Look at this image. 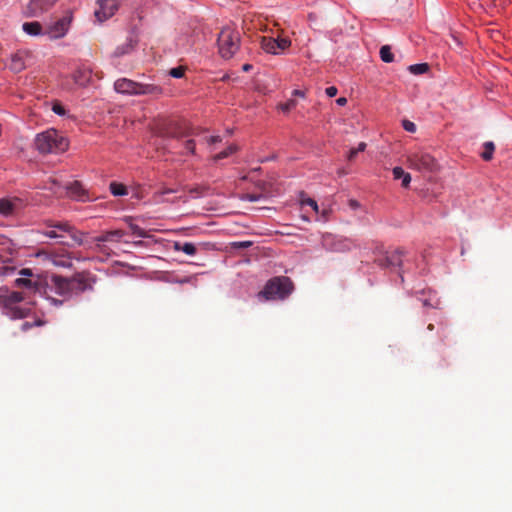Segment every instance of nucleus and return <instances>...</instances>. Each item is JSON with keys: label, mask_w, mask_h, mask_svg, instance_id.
Returning <instances> with one entry per match:
<instances>
[{"label": "nucleus", "mask_w": 512, "mask_h": 512, "mask_svg": "<svg viewBox=\"0 0 512 512\" xmlns=\"http://www.w3.org/2000/svg\"><path fill=\"white\" fill-rule=\"evenodd\" d=\"M328 97H334L337 95L338 89L335 86H329L325 90Z\"/></svg>", "instance_id": "37998d69"}, {"label": "nucleus", "mask_w": 512, "mask_h": 512, "mask_svg": "<svg viewBox=\"0 0 512 512\" xmlns=\"http://www.w3.org/2000/svg\"><path fill=\"white\" fill-rule=\"evenodd\" d=\"M66 190L72 197H75L78 199H82V196L84 194V190H83L81 184L77 181H75L69 187H67Z\"/></svg>", "instance_id": "b1692460"}, {"label": "nucleus", "mask_w": 512, "mask_h": 512, "mask_svg": "<svg viewBox=\"0 0 512 512\" xmlns=\"http://www.w3.org/2000/svg\"><path fill=\"white\" fill-rule=\"evenodd\" d=\"M366 143L365 142H360L358 144V147L357 148H353L349 151L348 155H347V159L349 161H352L354 160V158L356 157V155L359 153V152H362L366 149Z\"/></svg>", "instance_id": "2f4dec72"}, {"label": "nucleus", "mask_w": 512, "mask_h": 512, "mask_svg": "<svg viewBox=\"0 0 512 512\" xmlns=\"http://www.w3.org/2000/svg\"><path fill=\"white\" fill-rule=\"evenodd\" d=\"M217 43L221 57L230 59L240 47V34L231 27H225L219 33Z\"/></svg>", "instance_id": "39448f33"}, {"label": "nucleus", "mask_w": 512, "mask_h": 512, "mask_svg": "<svg viewBox=\"0 0 512 512\" xmlns=\"http://www.w3.org/2000/svg\"><path fill=\"white\" fill-rule=\"evenodd\" d=\"M260 45L265 52L277 55L290 47L291 40L283 37L274 38L269 36H263L260 39Z\"/></svg>", "instance_id": "9b49d317"}, {"label": "nucleus", "mask_w": 512, "mask_h": 512, "mask_svg": "<svg viewBox=\"0 0 512 512\" xmlns=\"http://www.w3.org/2000/svg\"><path fill=\"white\" fill-rule=\"evenodd\" d=\"M44 188L48 189L49 191H51V193L53 195L57 196V197H61L63 195V193H64V187L55 178H50L45 183V187Z\"/></svg>", "instance_id": "6ab92c4d"}, {"label": "nucleus", "mask_w": 512, "mask_h": 512, "mask_svg": "<svg viewBox=\"0 0 512 512\" xmlns=\"http://www.w3.org/2000/svg\"><path fill=\"white\" fill-rule=\"evenodd\" d=\"M47 226L50 229L43 231V235L49 238L63 239L64 234H67L74 243L78 245L83 244V234L68 222L49 221L47 222Z\"/></svg>", "instance_id": "0eeeda50"}, {"label": "nucleus", "mask_w": 512, "mask_h": 512, "mask_svg": "<svg viewBox=\"0 0 512 512\" xmlns=\"http://www.w3.org/2000/svg\"><path fill=\"white\" fill-rule=\"evenodd\" d=\"M94 282L95 278L93 275L86 271L78 272L70 278L53 275L51 276L48 288L51 292L63 297V300L50 297L48 299L56 306L61 305L64 300L78 296L87 290H92Z\"/></svg>", "instance_id": "f257e3e1"}, {"label": "nucleus", "mask_w": 512, "mask_h": 512, "mask_svg": "<svg viewBox=\"0 0 512 512\" xmlns=\"http://www.w3.org/2000/svg\"><path fill=\"white\" fill-rule=\"evenodd\" d=\"M407 161L411 169L420 172H433L437 167L435 158L422 150L410 152Z\"/></svg>", "instance_id": "6e6552de"}, {"label": "nucleus", "mask_w": 512, "mask_h": 512, "mask_svg": "<svg viewBox=\"0 0 512 512\" xmlns=\"http://www.w3.org/2000/svg\"><path fill=\"white\" fill-rule=\"evenodd\" d=\"M23 300V295L20 292H11L6 297V314L12 319L25 318L28 315L29 309L18 306Z\"/></svg>", "instance_id": "9d476101"}, {"label": "nucleus", "mask_w": 512, "mask_h": 512, "mask_svg": "<svg viewBox=\"0 0 512 512\" xmlns=\"http://www.w3.org/2000/svg\"><path fill=\"white\" fill-rule=\"evenodd\" d=\"M174 192L172 189H167L163 191V194L172 193Z\"/></svg>", "instance_id": "6e6d98bb"}, {"label": "nucleus", "mask_w": 512, "mask_h": 512, "mask_svg": "<svg viewBox=\"0 0 512 512\" xmlns=\"http://www.w3.org/2000/svg\"><path fill=\"white\" fill-rule=\"evenodd\" d=\"M293 95L303 98L305 96V93L303 91H301V90H294L293 91Z\"/></svg>", "instance_id": "09e8293b"}, {"label": "nucleus", "mask_w": 512, "mask_h": 512, "mask_svg": "<svg viewBox=\"0 0 512 512\" xmlns=\"http://www.w3.org/2000/svg\"><path fill=\"white\" fill-rule=\"evenodd\" d=\"M126 222L128 223L129 228L133 235H136V236L142 237V238L148 237V234L146 233V231L144 229H142L141 227H139L138 225L132 223L130 221V219H126Z\"/></svg>", "instance_id": "7c9ffc66"}, {"label": "nucleus", "mask_w": 512, "mask_h": 512, "mask_svg": "<svg viewBox=\"0 0 512 512\" xmlns=\"http://www.w3.org/2000/svg\"><path fill=\"white\" fill-rule=\"evenodd\" d=\"M41 1L42 0H30L26 8V15L29 17L40 16L43 9L47 7Z\"/></svg>", "instance_id": "f3484780"}, {"label": "nucleus", "mask_w": 512, "mask_h": 512, "mask_svg": "<svg viewBox=\"0 0 512 512\" xmlns=\"http://www.w3.org/2000/svg\"><path fill=\"white\" fill-rule=\"evenodd\" d=\"M251 69H252V65H251V64L246 63V64H244V65L242 66V70H243V71H245V72H248V71H250Z\"/></svg>", "instance_id": "3c124183"}, {"label": "nucleus", "mask_w": 512, "mask_h": 512, "mask_svg": "<svg viewBox=\"0 0 512 512\" xmlns=\"http://www.w3.org/2000/svg\"><path fill=\"white\" fill-rule=\"evenodd\" d=\"M251 245H252V243L250 241H240V242L232 243L233 247H235V248H242V249L248 248Z\"/></svg>", "instance_id": "a19ab883"}, {"label": "nucleus", "mask_w": 512, "mask_h": 512, "mask_svg": "<svg viewBox=\"0 0 512 512\" xmlns=\"http://www.w3.org/2000/svg\"><path fill=\"white\" fill-rule=\"evenodd\" d=\"M394 179L398 180L401 179L405 175V171L401 167H394L392 170Z\"/></svg>", "instance_id": "58836bf2"}, {"label": "nucleus", "mask_w": 512, "mask_h": 512, "mask_svg": "<svg viewBox=\"0 0 512 512\" xmlns=\"http://www.w3.org/2000/svg\"><path fill=\"white\" fill-rule=\"evenodd\" d=\"M238 150L237 145L231 144L229 145L225 150L221 151L220 153L213 156L214 161H219L224 158L229 157L230 155L234 154Z\"/></svg>", "instance_id": "393cba45"}, {"label": "nucleus", "mask_w": 512, "mask_h": 512, "mask_svg": "<svg viewBox=\"0 0 512 512\" xmlns=\"http://www.w3.org/2000/svg\"><path fill=\"white\" fill-rule=\"evenodd\" d=\"M34 146L41 154H58L68 149L69 142L57 130L47 129L35 136Z\"/></svg>", "instance_id": "f03ea898"}, {"label": "nucleus", "mask_w": 512, "mask_h": 512, "mask_svg": "<svg viewBox=\"0 0 512 512\" xmlns=\"http://www.w3.org/2000/svg\"><path fill=\"white\" fill-rule=\"evenodd\" d=\"M401 179H402V186L404 188H407L411 182L410 174L406 172L405 175Z\"/></svg>", "instance_id": "a18cd8bd"}, {"label": "nucleus", "mask_w": 512, "mask_h": 512, "mask_svg": "<svg viewBox=\"0 0 512 512\" xmlns=\"http://www.w3.org/2000/svg\"><path fill=\"white\" fill-rule=\"evenodd\" d=\"M52 110H53L56 114H58V115H64V114H65V109H64V107H63L61 104H59V103L54 104V105H53Z\"/></svg>", "instance_id": "79ce46f5"}, {"label": "nucleus", "mask_w": 512, "mask_h": 512, "mask_svg": "<svg viewBox=\"0 0 512 512\" xmlns=\"http://www.w3.org/2000/svg\"><path fill=\"white\" fill-rule=\"evenodd\" d=\"M261 194H254V193H246L242 196V200H246L249 202H256L261 199Z\"/></svg>", "instance_id": "f704fd0d"}, {"label": "nucleus", "mask_w": 512, "mask_h": 512, "mask_svg": "<svg viewBox=\"0 0 512 512\" xmlns=\"http://www.w3.org/2000/svg\"><path fill=\"white\" fill-rule=\"evenodd\" d=\"M110 191L114 196H124L128 194V190L125 185L117 182L110 183Z\"/></svg>", "instance_id": "a878e982"}, {"label": "nucleus", "mask_w": 512, "mask_h": 512, "mask_svg": "<svg viewBox=\"0 0 512 512\" xmlns=\"http://www.w3.org/2000/svg\"><path fill=\"white\" fill-rule=\"evenodd\" d=\"M301 204L302 205H308L309 207H311L316 213H318L319 211V207H318V204L317 202L312 199V198H305V199H301Z\"/></svg>", "instance_id": "473e14b6"}, {"label": "nucleus", "mask_w": 512, "mask_h": 512, "mask_svg": "<svg viewBox=\"0 0 512 512\" xmlns=\"http://www.w3.org/2000/svg\"><path fill=\"white\" fill-rule=\"evenodd\" d=\"M184 72H185V69L182 66H178V67L172 68L169 71V74H170V76H172L174 78H181L184 76Z\"/></svg>", "instance_id": "72a5a7b5"}, {"label": "nucleus", "mask_w": 512, "mask_h": 512, "mask_svg": "<svg viewBox=\"0 0 512 512\" xmlns=\"http://www.w3.org/2000/svg\"><path fill=\"white\" fill-rule=\"evenodd\" d=\"M336 103L339 105V106H344L346 105L347 103V99L345 97H340L336 100Z\"/></svg>", "instance_id": "de8ad7c7"}, {"label": "nucleus", "mask_w": 512, "mask_h": 512, "mask_svg": "<svg viewBox=\"0 0 512 512\" xmlns=\"http://www.w3.org/2000/svg\"><path fill=\"white\" fill-rule=\"evenodd\" d=\"M296 106V101L294 99L288 100L286 103L281 105V109L284 112H288Z\"/></svg>", "instance_id": "c9c22d12"}, {"label": "nucleus", "mask_w": 512, "mask_h": 512, "mask_svg": "<svg viewBox=\"0 0 512 512\" xmlns=\"http://www.w3.org/2000/svg\"><path fill=\"white\" fill-rule=\"evenodd\" d=\"M50 260L55 266H58V267H63V268L72 267V259L67 254L51 253Z\"/></svg>", "instance_id": "dca6fc26"}, {"label": "nucleus", "mask_w": 512, "mask_h": 512, "mask_svg": "<svg viewBox=\"0 0 512 512\" xmlns=\"http://www.w3.org/2000/svg\"><path fill=\"white\" fill-rule=\"evenodd\" d=\"M408 70L415 75L424 74L429 70V65L427 63H419L410 65Z\"/></svg>", "instance_id": "c756f323"}, {"label": "nucleus", "mask_w": 512, "mask_h": 512, "mask_svg": "<svg viewBox=\"0 0 512 512\" xmlns=\"http://www.w3.org/2000/svg\"><path fill=\"white\" fill-rule=\"evenodd\" d=\"M495 145L493 142L488 141L484 143V151L481 153V157L485 161H490L493 157Z\"/></svg>", "instance_id": "bb28decb"}, {"label": "nucleus", "mask_w": 512, "mask_h": 512, "mask_svg": "<svg viewBox=\"0 0 512 512\" xmlns=\"http://www.w3.org/2000/svg\"><path fill=\"white\" fill-rule=\"evenodd\" d=\"M195 146H196V144H195V141L193 139H189V140L184 142L185 149L188 152L192 153V154L195 153Z\"/></svg>", "instance_id": "4c0bfd02"}, {"label": "nucleus", "mask_w": 512, "mask_h": 512, "mask_svg": "<svg viewBox=\"0 0 512 512\" xmlns=\"http://www.w3.org/2000/svg\"><path fill=\"white\" fill-rule=\"evenodd\" d=\"M90 78V72L78 70L74 74V81L78 85L84 86Z\"/></svg>", "instance_id": "cd10ccee"}, {"label": "nucleus", "mask_w": 512, "mask_h": 512, "mask_svg": "<svg viewBox=\"0 0 512 512\" xmlns=\"http://www.w3.org/2000/svg\"><path fill=\"white\" fill-rule=\"evenodd\" d=\"M402 125L403 128L408 132L414 133L416 131V125L409 120H403Z\"/></svg>", "instance_id": "e433bc0d"}, {"label": "nucleus", "mask_w": 512, "mask_h": 512, "mask_svg": "<svg viewBox=\"0 0 512 512\" xmlns=\"http://www.w3.org/2000/svg\"><path fill=\"white\" fill-rule=\"evenodd\" d=\"M57 0H42L41 2L46 5L47 7L45 9H43V11L41 12V14H43L44 12L48 11L55 3H56Z\"/></svg>", "instance_id": "c03bdc74"}, {"label": "nucleus", "mask_w": 512, "mask_h": 512, "mask_svg": "<svg viewBox=\"0 0 512 512\" xmlns=\"http://www.w3.org/2000/svg\"><path fill=\"white\" fill-rule=\"evenodd\" d=\"M114 88L118 93L127 95H152L158 97L163 93L161 86L150 83H139L127 78L116 80Z\"/></svg>", "instance_id": "7ed1b4c3"}, {"label": "nucleus", "mask_w": 512, "mask_h": 512, "mask_svg": "<svg viewBox=\"0 0 512 512\" xmlns=\"http://www.w3.org/2000/svg\"><path fill=\"white\" fill-rule=\"evenodd\" d=\"M322 244L327 251L345 253L356 247L353 240L344 237H337L331 234L323 236Z\"/></svg>", "instance_id": "1a4fd4ad"}, {"label": "nucleus", "mask_w": 512, "mask_h": 512, "mask_svg": "<svg viewBox=\"0 0 512 512\" xmlns=\"http://www.w3.org/2000/svg\"><path fill=\"white\" fill-rule=\"evenodd\" d=\"M174 250L175 251H182L184 252L185 254L189 255V256H193L196 254V247L193 243H190V242H185V243H181V242H178L176 241L174 243Z\"/></svg>", "instance_id": "4be33fe9"}, {"label": "nucleus", "mask_w": 512, "mask_h": 512, "mask_svg": "<svg viewBox=\"0 0 512 512\" xmlns=\"http://www.w3.org/2000/svg\"><path fill=\"white\" fill-rule=\"evenodd\" d=\"M71 17L65 16L59 20H57L54 24L49 25L46 30L45 34H47L52 39H58L63 36L68 31L69 25H70Z\"/></svg>", "instance_id": "f8f14e48"}, {"label": "nucleus", "mask_w": 512, "mask_h": 512, "mask_svg": "<svg viewBox=\"0 0 512 512\" xmlns=\"http://www.w3.org/2000/svg\"><path fill=\"white\" fill-rule=\"evenodd\" d=\"M124 234L125 233L122 230H112V231L105 232L102 235L96 237L95 241L96 242L114 241V240H117V239L123 237Z\"/></svg>", "instance_id": "aec40b11"}, {"label": "nucleus", "mask_w": 512, "mask_h": 512, "mask_svg": "<svg viewBox=\"0 0 512 512\" xmlns=\"http://www.w3.org/2000/svg\"><path fill=\"white\" fill-rule=\"evenodd\" d=\"M15 211V203L11 200L0 199V214L4 216L12 215Z\"/></svg>", "instance_id": "5701e85b"}, {"label": "nucleus", "mask_w": 512, "mask_h": 512, "mask_svg": "<svg viewBox=\"0 0 512 512\" xmlns=\"http://www.w3.org/2000/svg\"><path fill=\"white\" fill-rule=\"evenodd\" d=\"M221 137L220 136H211L209 138H207V142L209 144H214V143H217V142H221Z\"/></svg>", "instance_id": "49530a36"}, {"label": "nucleus", "mask_w": 512, "mask_h": 512, "mask_svg": "<svg viewBox=\"0 0 512 512\" xmlns=\"http://www.w3.org/2000/svg\"><path fill=\"white\" fill-rule=\"evenodd\" d=\"M25 67H26V65H25V60H24L23 53H16V54L12 55L9 68L13 72L19 73L22 70H24Z\"/></svg>", "instance_id": "a211bd4d"}, {"label": "nucleus", "mask_w": 512, "mask_h": 512, "mask_svg": "<svg viewBox=\"0 0 512 512\" xmlns=\"http://www.w3.org/2000/svg\"><path fill=\"white\" fill-rule=\"evenodd\" d=\"M20 274L24 277L16 279L15 283L18 286H25L29 289H33L34 291H40L41 282L39 280L33 281L30 278L32 276V271L30 269H22Z\"/></svg>", "instance_id": "4468645a"}, {"label": "nucleus", "mask_w": 512, "mask_h": 512, "mask_svg": "<svg viewBox=\"0 0 512 512\" xmlns=\"http://www.w3.org/2000/svg\"><path fill=\"white\" fill-rule=\"evenodd\" d=\"M380 58L383 62L391 63L394 60V55L390 46L384 45L380 49Z\"/></svg>", "instance_id": "c85d7f7f"}, {"label": "nucleus", "mask_w": 512, "mask_h": 512, "mask_svg": "<svg viewBox=\"0 0 512 512\" xmlns=\"http://www.w3.org/2000/svg\"><path fill=\"white\" fill-rule=\"evenodd\" d=\"M349 205L353 209H356L357 207H359V203L356 200H350Z\"/></svg>", "instance_id": "8fccbe9b"}, {"label": "nucleus", "mask_w": 512, "mask_h": 512, "mask_svg": "<svg viewBox=\"0 0 512 512\" xmlns=\"http://www.w3.org/2000/svg\"><path fill=\"white\" fill-rule=\"evenodd\" d=\"M293 290V283L288 277H274L270 279L259 296L266 300L284 299Z\"/></svg>", "instance_id": "20e7f679"}, {"label": "nucleus", "mask_w": 512, "mask_h": 512, "mask_svg": "<svg viewBox=\"0 0 512 512\" xmlns=\"http://www.w3.org/2000/svg\"><path fill=\"white\" fill-rule=\"evenodd\" d=\"M404 251L397 249L391 253H387L384 257L377 260L381 267H400Z\"/></svg>", "instance_id": "ddd939ff"}, {"label": "nucleus", "mask_w": 512, "mask_h": 512, "mask_svg": "<svg viewBox=\"0 0 512 512\" xmlns=\"http://www.w3.org/2000/svg\"><path fill=\"white\" fill-rule=\"evenodd\" d=\"M136 44H137V40L131 36L126 40L125 43H123L122 45H119L115 49L113 55L115 57H121L125 54H128L135 48Z\"/></svg>", "instance_id": "2eb2a0df"}, {"label": "nucleus", "mask_w": 512, "mask_h": 512, "mask_svg": "<svg viewBox=\"0 0 512 512\" xmlns=\"http://www.w3.org/2000/svg\"><path fill=\"white\" fill-rule=\"evenodd\" d=\"M156 133L162 138L181 139L193 136L194 130L185 123L176 120H164L157 124Z\"/></svg>", "instance_id": "423d86ee"}, {"label": "nucleus", "mask_w": 512, "mask_h": 512, "mask_svg": "<svg viewBox=\"0 0 512 512\" xmlns=\"http://www.w3.org/2000/svg\"><path fill=\"white\" fill-rule=\"evenodd\" d=\"M427 329H428L429 331H433V330H434V325H433V324H429V325L427 326Z\"/></svg>", "instance_id": "5fc2aeb1"}, {"label": "nucleus", "mask_w": 512, "mask_h": 512, "mask_svg": "<svg viewBox=\"0 0 512 512\" xmlns=\"http://www.w3.org/2000/svg\"><path fill=\"white\" fill-rule=\"evenodd\" d=\"M24 32L31 36H38L41 34H45L43 32L42 25L39 22H26L22 26Z\"/></svg>", "instance_id": "412c9836"}, {"label": "nucleus", "mask_w": 512, "mask_h": 512, "mask_svg": "<svg viewBox=\"0 0 512 512\" xmlns=\"http://www.w3.org/2000/svg\"><path fill=\"white\" fill-rule=\"evenodd\" d=\"M202 191V188L201 187H196L194 189H191L190 190V193H196V194H200Z\"/></svg>", "instance_id": "603ef678"}, {"label": "nucleus", "mask_w": 512, "mask_h": 512, "mask_svg": "<svg viewBox=\"0 0 512 512\" xmlns=\"http://www.w3.org/2000/svg\"><path fill=\"white\" fill-rule=\"evenodd\" d=\"M5 273L12 272L14 269L10 267H4Z\"/></svg>", "instance_id": "864d4df0"}, {"label": "nucleus", "mask_w": 512, "mask_h": 512, "mask_svg": "<svg viewBox=\"0 0 512 512\" xmlns=\"http://www.w3.org/2000/svg\"><path fill=\"white\" fill-rule=\"evenodd\" d=\"M42 325L41 321H35L34 323H30L28 321L24 322L21 326V330L27 331L28 329L32 328L33 326H40Z\"/></svg>", "instance_id": "ea45409f"}]
</instances>
